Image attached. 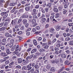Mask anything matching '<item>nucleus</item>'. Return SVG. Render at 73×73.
Returning <instances> with one entry per match:
<instances>
[{
  "label": "nucleus",
  "mask_w": 73,
  "mask_h": 73,
  "mask_svg": "<svg viewBox=\"0 0 73 73\" xmlns=\"http://www.w3.org/2000/svg\"><path fill=\"white\" fill-rule=\"evenodd\" d=\"M65 64H66H66H69V61H66L65 62Z\"/></svg>",
  "instance_id": "38"
},
{
  "label": "nucleus",
  "mask_w": 73,
  "mask_h": 73,
  "mask_svg": "<svg viewBox=\"0 0 73 73\" xmlns=\"http://www.w3.org/2000/svg\"><path fill=\"white\" fill-rule=\"evenodd\" d=\"M37 51V50L36 49H33L31 52V53H35Z\"/></svg>",
  "instance_id": "5"
},
{
  "label": "nucleus",
  "mask_w": 73,
  "mask_h": 73,
  "mask_svg": "<svg viewBox=\"0 0 73 73\" xmlns=\"http://www.w3.org/2000/svg\"><path fill=\"white\" fill-rule=\"evenodd\" d=\"M47 45V44L46 43H43L42 44V46H43L44 47H45V46Z\"/></svg>",
  "instance_id": "32"
},
{
  "label": "nucleus",
  "mask_w": 73,
  "mask_h": 73,
  "mask_svg": "<svg viewBox=\"0 0 73 73\" xmlns=\"http://www.w3.org/2000/svg\"><path fill=\"white\" fill-rule=\"evenodd\" d=\"M56 41V39H54L52 41V42H54Z\"/></svg>",
  "instance_id": "52"
},
{
  "label": "nucleus",
  "mask_w": 73,
  "mask_h": 73,
  "mask_svg": "<svg viewBox=\"0 0 73 73\" xmlns=\"http://www.w3.org/2000/svg\"><path fill=\"white\" fill-rule=\"evenodd\" d=\"M50 71H52V72H55V68H52L50 70Z\"/></svg>",
  "instance_id": "20"
},
{
  "label": "nucleus",
  "mask_w": 73,
  "mask_h": 73,
  "mask_svg": "<svg viewBox=\"0 0 73 73\" xmlns=\"http://www.w3.org/2000/svg\"><path fill=\"white\" fill-rule=\"evenodd\" d=\"M39 8V5H36V6L35 8Z\"/></svg>",
  "instance_id": "55"
},
{
  "label": "nucleus",
  "mask_w": 73,
  "mask_h": 73,
  "mask_svg": "<svg viewBox=\"0 0 73 73\" xmlns=\"http://www.w3.org/2000/svg\"><path fill=\"white\" fill-rule=\"evenodd\" d=\"M60 17V15L58 14H56L55 15V18L57 19V18H58Z\"/></svg>",
  "instance_id": "10"
},
{
  "label": "nucleus",
  "mask_w": 73,
  "mask_h": 73,
  "mask_svg": "<svg viewBox=\"0 0 73 73\" xmlns=\"http://www.w3.org/2000/svg\"><path fill=\"white\" fill-rule=\"evenodd\" d=\"M6 13V12H4L1 13V16H4V15H5V14Z\"/></svg>",
  "instance_id": "30"
},
{
  "label": "nucleus",
  "mask_w": 73,
  "mask_h": 73,
  "mask_svg": "<svg viewBox=\"0 0 73 73\" xmlns=\"http://www.w3.org/2000/svg\"><path fill=\"white\" fill-rule=\"evenodd\" d=\"M52 5V3H49L47 5V7H50Z\"/></svg>",
  "instance_id": "36"
},
{
  "label": "nucleus",
  "mask_w": 73,
  "mask_h": 73,
  "mask_svg": "<svg viewBox=\"0 0 73 73\" xmlns=\"http://www.w3.org/2000/svg\"><path fill=\"white\" fill-rule=\"evenodd\" d=\"M49 18H48L46 20V22L47 23H49Z\"/></svg>",
  "instance_id": "54"
},
{
  "label": "nucleus",
  "mask_w": 73,
  "mask_h": 73,
  "mask_svg": "<svg viewBox=\"0 0 73 73\" xmlns=\"http://www.w3.org/2000/svg\"><path fill=\"white\" fill-rule=\"evenodd\" d=\"M36 9H34L33 10V11L34 12V13H32V15H35V13L36 12Z\"/></svg>",
  "instance_id": "22"
},
{
  "label": "nucleus",
  "mask_w": 73,
  "mask_h": 73,
  "mask_svg": "<svg viewBox=\"0 0 73 73\" xmlns=\"http://www.w3.org/2000/svg\"><path fill=\"white\" fill-rule=\"evenodd\" d=\"M61 57L62 58H66V55L64 54H62Z\"/></svg>",
  "instance_id": "8"
},
{
  "label": "nucleus",
  "mask_w": 73,
  "mask_h": 73,
  "mask_svg": "<svg viewBox=\"0 0 73 73\" xmlns=\"http://www.w3.org/2000/svg\"><path fill=\"white\" fill-rule=\"evenodd\" d=\"M1 49V50H4V46H2Z\"/></svg>",
  "instance_id": "46"
},
{
  "label": "nucleus",
  "mask_w": 73,
  "mask_h": 73,
  "mask_svg": "<svg viewBox=\"0 0 73 73\" xmlns=\"http://www.w3.org/2000/svg\"><path fill=\"white\" fill-rule=\"evenodd\" d=\"M10 42L11 43H13L14 42V40H13V39H11L10 41Z\"/></svg>",
  "instance_id": "39"
},
{
  "label": "nucleus",
  "mask_w": 73,
  "mask_h": 73,
  "mask_svg": "<svg viewBox=\"0 0 73 73\" xmlns=\"http://www.w3.org/2000/svg\"><path fill=\"white\" fill-rule=\"evenodd\" d=\"M2 42H6V39L5 38H4L2 40Z\"/></svg>",
  "instance_id": "37"
},
{
  "label": "nucleus",
  "mask_w": 73,
  "mask_h": 73,
  "mask_svg": "<svg viewBox=\"0 0 73 73\" xmlns=\"http://www.w3.org/2000/svg\"><path fill=\"white\" fill-rule=\"evenodd\" d=\"M54 12H58V9L56 8H54Z\"/></svg>",
  "instance_id": "16"
},
{
  "label": "nucleus",
  "mask_w": 73,
  "mask_h": 73,
  "mask_svg": "<svg viewBox=\"0 0 73 73\" xmlns=\"http://www.w3.org/2000/svg\"><path fill=\"white\" fill-rule=\"evenodd\" d=\"M16 33H16V32H15V33H14L13 35V36H14V37H15L16 36Z\"/></svg>",
  "instance_id": "57"
},
{
  "label": "nucleus",
  "mask_w": 73,
  "mask_h": 73,
  "mask_svg": "<svg viewBox=\"0 0 73 73\" xmlns=\"http://www.w3.org/2000/svg\"><path fill=\"white\" fill-rule=\"evenodd\" d=\"M26 35H27V36H29L30 35V33L29 32H27L26 33Z\"/></svg>",
  "instance_id": "49"
},
{
  "label": "nucleus",
  "mask_w": 73,
  "mask_h": 73,
  "mask_svg": "<svg viewBox=\"0 0 73 73\" xmlns=\"http://www.w3.org/2000/svg\"><path fill=\"white\" fill-rule=\"evenodd\" d=\"M60 27L59 26H57L56 28V31H58L60 29Z\"/></svg>",
  "instance_id": "15"
},
{
  "label": "nucleus",
  "mask_w": 73,
  "mask_h": 73,
  "mask_svg": "<svg viewBox=\"0 0 73 73\" xmlns=\"http://www.w3.org/2000/svg\"><path fill=\"white\" fill-rule=\"evenodd\" d=\"M61 29H62V30H64V29H65V27H64V26H62V27Z\"/></svg>",
  "instance_id": "51"
},
{
  "label": "nucleus",
  "mask_w": 73,
  "mask_h": 73,
  "mask_svg": "<svg viewBox=\"0 0 73 73\" xmlns=\"http://www.w3.org/2000/svg\"><path fill=\"white\" fill-rule=\"evenodd\" d=\"M33 43L35 45H36L37 44V41L36 40H34L33 41Z\"/></svg>",
  "instance_id": "13"
},
{
  "label": "nucleus",
  "mask_w": 73,
  "mask_h": 73,
  "mask_svg": "<svg viewBox=\"0 0 73 73\" xmlns=\"http://www.w3.org/2000/svg\"><path fill=\"white\" fill-rule=\"evenodd\" d=\"M5 36H6L7 37H8V36H9V33H6L5 34Z\"/></svg>",
  "instance_id": "45"
},
{
  "label": "nucleus",
  "mask_w": 73,
  "mask_h": 73,
  "mask_svg": "<svg viewBox=\"0 0 73 73\" xmlns=\"http://www.w3.org/2000/svg\"><path fill=\"white\" fill-rule=\"evenodd\" d=\"M14 63V62H12L11 63L9 64V66H11V65H12V64H13Z\"/></svg>",
  "instance_id": "50"
},
{
  "label": "nucleus",
  "mask_w": 73,
  "mask_h": 73,
  "mask_svg": "<svg viewBox=\"0 0 73 73\" xmlns=\"http://www.w3.org/2000/svg\"><path fill=\"white\" fill-rule=\"evenodd\" d=\"M30 72H31V73H33V72H34V69H32V70H30Z\"/></svg>",
  "instance_id": "53"
},
{
  "label": "nucleus",
  "mask_w": 73,
  "mask_h": 73,
  "mask_svg": "<svg viewBox=\"0 0 73 73\" xmlns=\"http://www.w3.org/2000/svg\"><path fill=\"white\" fill-rule=\"evenodd\" d=\"M51 44V42L50 41H48V45H50Z\"/></svg>",
  "instance_id": "48"
},
{
  "label": "nucleus",
  "mask_w": 73,
  "mask_h": 73,
  "mask_svg": "<svg viewBox=\"0 0 73 73\" xmlns=\"http://www.w3.org/2000/svg\"><path fill=\"white\" fill-rule=\"evenodd\" d=\"M54 16H51L50 18V20H53L54 19Z\"/></svg>",
  "instance_id": "35"
},
{
  "label": "nucleus",
  "mask_w": 73,
  "mask_h": 73,
  "mask_svg": "<svg viewBox=\"0 0 73 73\" xmlns=\"http://www.w3.org/2000/svg\"><path fill=\"white\" fill-rule=\"evenodd\" d=\"M46 21V19L45 18H43L41 19V22L42 23H43L44 22H45Z\"/></svg>",
  "instance_id": "7"
},
{
  "label": "nucleus",
  "mask_w": 73,
  "mask_h": 73,
  "mask_svg": "<svg viewBox=\"0 0 73 73\" xmlns=\"http://www.w3.org/2000/svg\"><path fill=\"white\" fill-rule=\"evenodd\" d=\"M35 69H38V66L37 65H35Z\"/></svg>",
  "instance_id": "34"
},
{
  "label": "nucleus",
  "mask_w": 73,
  "mask_h": 73,
  "mask_svg": "<svg viewBox=\"0 0 73 73\" xmlns=\"http://www.w3.org/2000/svg\"><path fill=\"white\" fill-rule=\"evenodd\" d=\"M40 9H41V11L42 13H45V10H44L43 9H42V7H40Z\"/></svg>",
  "instance_id": "21"
},
{
  "label": "nucleus",
  "mask_w": 73,
  "mask_h": 73,
  "mask_svg": "<svg viewBox=\"0 0 73 73\" xmlns=\"http://www.w3.org/2000/svg\"><path fill=\"white\" fill-rule=\"evenodd\" d=\"M7 54H6V53H1V56H3V57H4L5 56H7Z\"/></svg>",
  "instance_id": "3"
},
{
  "label": "nucleus",
  "mask_w": 73,
  "mask_h": 73,
  "mask_svg": "<svg viewBox=\"0 0 73 73\" xmlns=\"http://www.w3.org/2000/svg\"><path fill=\"white\" fill-rule=\"evenodd\" d=\"M32 49H31V48H29V49H27V51L28 52H29V51H31V50Z\"/></svg>",
  "instance_id": "58"
},
{
  "label": "nucleus",
  "mask_w": 73,
  "mask_h": 73,
  "mask_svg": "<svg viewBox=\"0 0 73 73\" xmlns=\"http://www.w3.org/2000/svg\"><path fill=\"white\" fill-rule=\"evenodd\" d=\"M18 60L19 63H21L22 62V60H21V59L20 58L18 59Z\"/></svg>",
  "instance_id": "17"
},
{
  "label": "nucleus",
  "mask_w": 73,
  "mask_h": 73,
  "mask_svg": "<svg viewBox=\"0 0 73 73\" xmlns=\"http://www.w3.org/2000/svg\"><path fill=\"white\" fill-rule=\"evenodd\" d=\"M6 53L7 54H10L11 53V52H10V50L9 49H7L6 50Z\"/></svg>",
  "instance_id": "9"
},
{
  "label": "nucleus",
  "mask_w": 73,
  "mask_h": 73,
  "mask_svg": "<svg viewBox=\"0 0 73 73\" xmlns=\"http://www.w3.org/2000/svg\"><path fill=\"white\" fill-rule=\"evenodd\" d=\"M67 12H68V11H66V10H64L63 11V14H66V13Z\"/></svg>",
  "instance_id": "28"
},
{
  "label": "nucleus",
  "mask_w": 73,
  "mask_h": 73,
  "mask_svg": "<svg viewBox=\"0 0 73 73\" xmlns=\"http://www.w3.org/2000/svg\"><path fill=\"white\" fill-rule=\"evenodd\" d=\"M70 40V38H66L65 39L66 41H69Z\"/></svg>",
  "instance_id": "26"
},
{
  "label": "nucleus",
  "mask_w": 73,
  "mask_h": 73,
  "mask_svg": "<svg viewBox=\"0 0 73 73\" xmlns=\"http://www.w3.org/2000/svg\"><path fill=\"white\" fill-rule=\"evenodd\" d=\"M13 46L12 48H11V51H13L15 49V48H16V45L15 44H14V45Z\"/></svg>",
  "instance_id": "6"
},
{
  "label": "nucleus",
  "mask_w": 73,
  "mask_h": 73,
  "mask_svg": "<svg viewBox=\"0 0 73 73\" xmlns=\"http://www.w3.org/2000/svg\"><path fill=\"white\" fill-rule=\"evenodd\" d=\"M55 54H59L58 52V51H56L55 52Z\"/></svg>",
  "instance_id": "63"
},
{
  "label": "nucleus",
  "mask_w": 73,
  "mask_h": 73,
  "mask_svg": "<svg viewBox=\"0 0 73 73\" xmlns=\"http://www.w3.org/2000/svg\"><path fill=\"white\" fill-rule=\"evenodd\" d=\"M33 18L34 19H37V17L36 16V15H34L33 16Z\"/></svg>",
  "instance_id": "41"
},
{
  "label": "nucleus",
  "mask_w": 73,
  "mask_h": 73,
  "mask_svg": "<svg viewBox=\"0 0 73 73\" xmlns=\"http://www.w3.org/2000/svg\"><path fill=\"white\" fill-rule=\"evenodd\" d=\"M64 8H66L67 7H68V5H67V4H66L64 6Z\"/></svg>",
  "instance_id": "62"
},
{
  "label": "nucleus",
  "mask_w": 73,
  "mask_h": 73,
  "mask_svg": "<svg viewBox=\"0 0 73 73\" xmlns=\"http://www.w3.org/2000/svg\"><path fill=\"white\" fill-rule=\"evenodd\" d=\"M46 12H48V8H46L45 9Z\"/></svg>",
  "instance_id": "61"
},
{
  "label": "nucleus",
  "mask_w": 73,
  "mask_h": 73,
  "mask_svg": "<svg viewBox=\"0 0 73 73\" xmlns=\"http://www.w3.org/2000/svg\"><path fill=\"white\" fill-rule=\"evenodd\" d=\"M59 43H60V46H63V43L62 42H59Z\"/></svg>",
  "instance_id": "40"
},
{
  "label": "nucleus",
  "mask_w": 73,
  "mask_h": 73,
  "mask_svg": "<svg viewBox=\"0 0 73 73\" xmlns=\"http://www.w3.org/2000/svg\"><path fill=\"white\" fill-rule=\"evenodd\" d=\"M15 44L12 43H10L9 44V46L10 47H12Z\"/></svg>",
  "instance_id": "12"
},
{
  "label": "nucleus",
  "mask_w": 73,
  "mask_h": 73,
  "mask_svg": "<svg viewBox=\"0 0 73 73\" xmlns=\"http://www.w3.org/2000/svg\"><path fill=\"white\" fill-rule=\"evenodd\" d=\"M48 46L47 45L45 47H44V49H48Z\"/></svg>",
  "instance_id": "29"
},
{
  "label": "nucleus",
  "mask_w": 73,
  "mask_h": 73,
  "mask_svg": "<svg viewBox=\"0 0 73 73\" xmlns=\"http://www.w3.org/2000/svg\"><path fill=\"white\" fill-rule=\"evenodd\" d=\"M17 33L18 35H21V34L23 33V32H22L21 31H19Z\"/></svg>",
  "instance_id": "23"
},
{
  "label": "nucleus",
  "mask_w": 73,
  "mask_h": 73,
  "mask_svg": "<svg viewBox=\"0 0 73 73\" xmlns=\"http://www.w3.org/2000/svg\"><path fill=\"white\" fill-rule=\"evenodd\" d=\"M16 68H21V67H20V66L18 65L17 66H16Z\"/></svg>",
  "instance_id": "47"
},
{
  "label": "nucleus",
  "mask_w": 73,
  "mask_h": 73,
  "mask_svg": "<svg viewBox=\"0 0 73 73\" xmlns=\"http://www.w3.org/2000/svg\"><path fill=\"white\" fill-rule=\"evenodd\" d=\"M29 26V24H27L26 25H25V27H27Z\"/></svg>",
  "instance_id": "56"
},
{
  "label": "nucleus",
  "mask_w": 73,
  "mask_h": 73,
  "mask_svg": "<svg viewBox=\"0 0 73 73\" xmlns=\"http://www.w3.org/2000/svg\"><path fill=\"white\" fill-rule=\"evenodd\" d=\"M36 28L37 30H39L40 29V27L39 26H36Z\"/></svg>",
  "instance_id": "31"
},
{
  "label": "nucleus",
  "mask_w": 73,
  "mask_h": 73,
  "mask_svg": "<svg viewBox=\"0 0 73 73\" xmlns=\"http://www.w3.org/2000/svg\"><path fill=\"white\" fill-rule=\"evenodd\" d=\"M15 5V3H11L10 4V6H14Z\"/></svg>",
  "instance_id": "27"
},
{
  "label": "nucleus",
  "mask_w": 73,
  "mask_h": 73,
  "mask_svg": "<svg viewBox=\"0 0 73 73\" xmlns=\"http://www.w3.org/2000/svg\"><path fill=\"white\" fill-rule=\"evenodd\" d=\"M32 22L33 24H35L36 22V20H35V19H33L32 20Z\"/></svg>",
  "instance_id": "11"
},
{
  "label": "nucleus",
  "mask_w": 73,
  "mask_h": 73,
  "mask_svg": "<svg viewBox=\"0 0 73 73\" xmlns=\"http://www.w3.org/2000/svg\"><path fill=\"white\" fill-rule=\"evenodd\" d=\"M50 32L52 33V34H54V29H51L50 30Z\"/></svg>",
  "instance_id": "2"
},
{
  "label": "nucleus",
  "mask_w": 73,
  "mask_h": 73,
  "mask_svg": "<svg viewBox=\"0 0 73 73\" xmlns=\"http://www.w3.org/2000/svg\"><path fill=\"white\" fill-rule=\"evenodd\" d=\"M56 46H57V47H60V46H61V44H60V43L59 44H58V45H57Z\"/></svg>",
  "instance_id": "44"
},
{
  "label": "nucleus",
  "mask_w": 73,
  "mask_h": 73,
  "mask_svg": "<svg viewBox=\"0 0 73 73\" xmlns=\"http://www.w3.org/2000/svg\"><path fill=\"white\" fill-rule=\"evenodd\" d=\"M46 68H47V69H49L50 68V66L49 65H47L46 66Z\"/></svg>",
  "instance_id": "59"
},
{
  "label": "nucleus",
  "mask_w": 73,
  "mask_h": 73,
  "mask_svg": "<svg viewBox=\"0 0 73 73\" xmlns=\"http://www.w3.org/2000/svg\"><path fill=\"white\" fill-rule=\"evenodd\" d=\"M13 54H16L17 56H19L21 54V53H19V52H18V50H17L13 53Z\"/></svg>",
  "instance_id": "1"
},
{
  "label": "nucleus",
  "mask_w": 73,
  "mask_h": 73,
  "mask_svg": "<svg viewBox=\"0 0 73 73\" xmlns=\"http://www.w3.org/2000/svg\"><path fill=\"white\" fill-rule=\"evenodd\" d=\"M45 27L46 28H48L49 27V25H48V24H47V25H46L45 26Z\"/></svg>",
  "instance_id": "64"
},
{
  "label": "nucleus",
  "mask_w": 73,
  "mask_h": 73,
  "mask_svg": "<svg viewBox=\"0 0 73 73\" xmlns=\"http://www.w3.org/2000/svg\"><path fill=\"white\" fill-rule=\"evenodd\" d=\"M21 21V19H20L18 21V23H20Z\"/></svg>",
  "instance_id": "43"
},
{
  "label": "nucleus",
  "mask_w": 73,
  "mask_h": 73,
  "mask_svg": "<svg viewBox=\"0 0 73 73\" xmlns=\"http://www.w3.org/2000/svg\"><path fill=\"white\" fill-rule=\"evenodd\" d=\"M30 9V7H28L25 8V9L27 11H29V10Z\"/></svg>",
  "instance_id": "18"
},
{
  "label": "nucleus",
  "mask_w": 73,
  "mask_h": 73,
  "mask_svg": "<svg viewBox=\"0 0 73 73\" xmlns=\"http://www.w3.org/2000/svg\"><path fill=\"white\" fill-rule=\"evenodd\" d=\"M33 56V55H30V56L28 57L29 58L31 59V58H32V57Z\"/></svg>",
  "instance_id": "33"
},
{
  "label": "nucleus",
  "mask_w": 73,
  "mask_h": 73,
  "mask_svg": "<svg viewBox=\"0 0 73 73\" xmlns=\"http://www.w3.org/2000/svg\"><path fill=\"white\" fill-rule=\"evenodd\" d=\"M62 9V7L61 6L59 7H58V9L59 10V11H61V9Z\"/></svg>",
  "instance_id": "24"
},
{
  "label": "nucleus",
  "mask_w": 73,
  "mask_h": 73,
  "mask_svg": "<svg viewBox=\"0 0 73 73\" xmlns=\"http://www.w3.org/2000/svg\"><path fill=\"white\" fill-rule=\"evenodd\" d=\"M4 2V1L2 0L0 1V6L1 7H3V3Z\"/></svg>",
  "instance_id": "4"
},
{
  "label": "nucleus",
  "mask_w": 73,
  "mask_h": 73,
  "mask_svg": "<svg viewBox=\"0 0 73 73\" xmlns=\"http://www.w3.org/2000/svg\"><path fill=\"white\" fill-rule=\"evenodd\" d=\"M41 40H42V38H41V37H40L38 39V40L41 41Z\"/></svg>",
  "instance_id": "42"
},
{
  "label": "nucleus",
  "mask_w": 73,
  "mask_h": 73,
  "mask_svg": "<svg viewBox=\"0 0 73 73\" xmlns=\"http://www.w3.org/2000/svg\"><path fill=\"white\" fill-rule=\"evenodd\" d=\"M19 41H21V40L23 39V38L21 36H19Z\"/></svg>",
  "instance_id": "25"
},
{
  "label": "nucleus",
  "mask_w": 73,
  "mask_h": 73,
  "mask_svg": "<svg viewBox=\"0 0 73 73\" xmlns=\"http://www.w3.org/2000/svg\"><path fill=\"white\" fill-rule=\"evenodd\" d=\"M22 69H23V70H25L26 69V67H23L22 68Z\"/></svg>",
  "instance_id": "60"
},
{
  "label": "nucleus",
  "mask_w": 73,
  "mask_h": 73,
  "mask_svg": "<svg viewBox=\"0 0 73 73\" xmlns=\"http://www.w3.org/2000/svg\"><path fill=\"white\" fill-rule=\"evenodd\" d=\"M23 23L24 24H25L27 23V21L26 20L24 19L23 21Z\"/></svg>",
  "instance_id": "19"
},
{
  "label": "nucleus",
  "mask_w": 73,
  "mask_h": 73,
  "mask_svg": "<svg viewBox=\"0 0 73 73\" xmlns=\"http://www.w3.org/2000/svg\"><path fill=\"white\" fill-rule=\"evenodd\" d=\"M27 68L28 70H31V69H32V67H30V66H29V65H28L27 67Z\"/></svg>",
  "instance_id": "14"
}]
</instances>
